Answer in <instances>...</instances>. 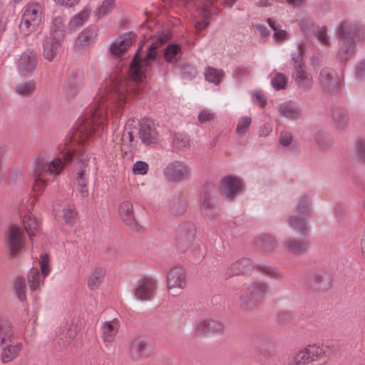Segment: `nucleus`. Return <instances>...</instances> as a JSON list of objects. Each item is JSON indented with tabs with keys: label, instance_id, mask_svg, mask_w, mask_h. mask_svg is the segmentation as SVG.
Masks as SVG:
<instances>
[{
	"label": "nucleus",
	"instance_id": "nucleus-1",
	"mask_svg": "<svg viewBox=\"0 0 365 365\" xmlns=\"http://www.w3.org/2000/svg\"><path fill=\"white\" fill-rule=\"evenodd\" d=\"M168 32L162 33L155 36V40L148 46V52L144 58L140 56V49L137 51L130 64V73L133 81L132 90H140L143 88V79L145 78V71L150 61L155 58V50L170 38Z\"/></svg>",
	"mask_w": 365,
	"mask_h": 365
},
{
	"label": "nucleus",
	"instance_id": "nucleus-2",
	"mask_svg": "<svg viewBox=\"0 0 365 365\" xmlns=\"http://www.w3.org/2000/svg\"><path fill=\"white\" fill-rule=\"evenodd\" d=\"M338 32L344 39V43L339 51L338 58L341 63H346L355 52L353 36H361L364 31L357 22L347 21L340 24Z\"/></svg>",
	"mask_w": 365,
	"mask_h": 365
},
{
	"label": "nucleus",
	"instance_id": "nucleus-3",
	"mask_svg": "<svg viewBox=\"0 0 365 365\" xmlns=\"http://www.w3.org/2000/svg\"><path fill=\"white\" fill-rule=\"evenodd\" d=\"M0 346L2 349L1 360L8 363L16 359L22 349V344L15 339L9 322L0 319Z\"/></svg>",
	"mask_w": 365,
	"mask_h": 365
},
{
	"label": "nucleus",
	"instance_id": "nucleus-4",
	"mask_svg": "<svg viewBox=\"0 0 365 365\" xmlns=\"http://www.w3.org/2000/svg\"><path fill=\"white\" fill-rule=\"evenodd\" d=\"M330 351L327 346H309L297 354L292 365H322Z\"/></svg>",
	"mask_w": 365,
	"mask_h": 365
},
{
	"label": "nucleus",
	"instance_id": "nucleus-5",
	"mask_svg": "<svg viewBox=\"0 0 365 365\" xmlns=\"http://www.w3.org/2000/svg\"><path fill=\"white\" fill-rule=\"evenodd\" d=\"M43 20V9L38 3L24 6L21 20L20 29L26 35L35 31Z\"/></svg>",
	"mask_w": 365,
	"mask_h": 365
},
{
	"label": "nucleus",
	"instance_id": "nucleus-6",
	"mask_svg": "<svg viewBox=\"0 0 365 365\" xmlns=\"http://www.w3.org/2000/svg\"><path fill=\"white\" fill-rule=\"evenodd\" d=\"M103 120L102 115H81L78 120L75 138L83 143L93 133L100 129L103 130Z\"/></svg>",
	"mask_w": 365,
	"mask_h": 365
},
{
	"label": "nucleus",
	"instance_id": "nucleus-7",
	"mask_svg": "<svg viewBox=\"0 0 365 365\" xmlns=\"http://www.w3.org/2000/svg\"><path fill=\"white\" fill-rule=\"evenodd\" d=\"M38 264L41 273L37 267H31L27 273V282L31 290H38L44 283L46 278L51 272L50 259L47 254L41 255Z\"/></svg>",
	"mask_w": 365,
	"mask_h": 365
},
{
	"label": "nucleus",
	"instance_id": "nucleus-8",
	"mask_svg": "<svg viewBox=\"0 0 365 365\" xmlns=\"http://www.w3.org/2000/svg\"><path fill=\"white\" fill-rule=\"evenodd\" d=\"M126 95L127 93L124 92V91H119L115 97L116 102L115 103H110L108 104L105 98L104 93L103 91L98 93L93 98L91 105V109L93 110L94 113L93 114L96 113L102 114L103 112L108 113L109 112L114 113L118 111V109L123 106V103L128 98Z\"/></svg>",
	"mask_w": 365,
	"mask_h": 365
},
{
	"label": "nucleus",
	"instance_id": "nucleus-9",
	"mask_svg": "<svg viewBox=\"0 0 365 365\" xmlns=\"http://www.w3.org/2000/svg\"><path fill=\"white\" fill-rule=\"evenodd\" d=\"M163 174L168 181L178 182L189 180L191 170L185 161L174 160L167 165L163 170Z\"/></svg>",
	"mask_w": 365,
	"mask_h": 365
},
{
	"label": "nucleus",
	"instance_id": "nucleus-10",
	"mask_svg": "<svg viewBox=\"0 0 365 365\" xmlns=\"http://www.w3.org/2000/svg\"><path fill=\"white\" fill-rule=\"evenodd\" d=\"M73 153L68 150L61 157L53 159L50 163H39L36 167V171L41 175H58L68 165L72 158Z\"/></svg>",
	"mask_w": 365,
	"mask_h": 365
},
{
	"label": "nucleus",
	"instance_id": "nucleus-11",
	"mask_svg": "<svg viewBox=\"0 0 365 365\" xmlns=\"http://www.w3.org/2000/svg\"><path fill=\"white\" fill-rule=\"evenodd\" d=\"M139 137L145 145H155L159 142L160 135L155 123L147 117L139 121Z\"/></svg>",
	"mask_w": 365,
	"mask_h": 365
},
{
	"label": "nucleus",
	"instance_id": "nucleus-12",
	"mask_svg": "<svg viewBox=\"0 0 365 365\" xmlns=\"http://www.w3.org/2000/svg\"><path fill=\"white\" fill-rule=\"evenodd\" d=\"M24 239V231L21 228L12 226L7 230L6 242L11 255H16L21 251Z\"/></svg>",
	"mask_w": 365,
	"mask_h": 365
},
{
	"label": "nucleus",
	"instance_id": "nucleus-13",
	"mask_svg": "<svg viewBox=\"0 0 365 365\" xmlns=\"http://www.w3.org/2000/svg\"><path fill=\"white\" fill-rule=\"evenodd\" d=\"M167 287L170 294L178 290H182L187 286L185 271L179 267L169 270L166 277Z\"/></svg>",
	"mask_w": 365,
	"mask_h": 365
},
{
	"label": "nucleus",
	"instance_id": "nucleus-14",
	"mask_svg": "<svg viewBox=\"0 0 365 365\" xmlns=\"http://www.w3.org/2000/svg\"><path fill=\"white\" fill-rule=\"evenodd\" d=\"M242 180L232 175L223 178L220 181V193L227 200H232L242 189Z\"/></svg>",
	"mask_w": 365,
	"mask_h": 365
},
{
	"label": "nucleus",
	"instance_id": "nucleus-15",
	"mask_svg": "<svg viewBox=\"0 0 365 365\" xmlns=\"http://www.w3.org/2000/svg\"><path fill=\"white\" fill-rule=\"evenodd\" d=\"M157 280L152 277L142 279L136 285L134 295L140 300H149L153 297L157 289Z\"/></svg>",
	"mask_w": 365,
	"mask_h": 365
},
{
	"label": "nucleus",
	"instance_id": "nucleus-16",
	"mask_svg": "<svg viewBox=\"0 0 365 365\" xmlns=\"http://www.w3.org/2000/svg\"><path fill=\"white\" fill-rule=\"evenodd\" d=\"M292 78L297 88L302 91H310L314 85L312 75L305 68V66H298L294 68Z\"/></svg>",
	"mask_w": 365,
	"mask_h": 365
},
{
	"label": "nucleus",
	"instance_id": "nucleus-17",
	"mask_svg": "<svg viewBox=\"0 0 365 365\" xmlns=\"http://www.w3.org/2000/svg\"><path fill=\"white\" fill-rule=\"evenodd\" d=\"M267 287L262 282H254L249 286L248 290L240 296L242 305L247 307L257 302L267 291Z\"/></svg>",
	"mask_w": 365,
	"mask_h": 365
},
{
	"label": "nucleus",
	"instance_id": "nucleus-18",
	"mask_svg": "<svg viewBox=\"0 0 365 365\" xmlns=\"http://www.w3.org/2000/svg\"><path fill=\"white\" fill-rule=\"evenodd\" d=\"M135 40V35L133 32L125 33L113 41L110 51L113 56L117 57L123 56Z\"/></svg>",
	"mask_w": 365,
	"mask_h": 365
},
{
	"label": "nucleus",
	"instance_id": "nucleus-19",
	"mask_svg": "<svg viewBox=\"0 0 365 365\" xmlns=\"http://www.w3.org/2000/svg\"><path fill=\"white\" fill-rule=\"evenodd\" d=\"M118 212L122 220L130 227V229L139 232L141 227L136 222L133 203L130 200L122 201L118 206Z\"/></svg>",
	"mask_w": 365,
	"mask_h": 365
},
{
	"label": "nucleus",
	"instance_id": "nucleus-20",
	"mask_svg": "<svg viewBox=\"0 0 365 365\" xmlns=\"http://www.w3.org/2000/svg\"><path fill=\"white\" fill-rule=\"evenodd\" d=\"M319 81L325 92L328 93H334L339 88L340 80L339 76L336 73L331 72L329 68L322 69Z\"/></svg>",
	"mask_w": 365,
	"mask_h": 365
},
{
	"label": "nucleus",
	"instance_id": "nucleus-21",
	"mask_svg": "<svg viewBox=\"0 0 365 365\" xmlns=\"http://www.w3.org/2000/svg\"><path fill=\"white\" fill-rule=\"evenodd\" d=\"M36 61V53L34 51H25L17 60V68L21 74H26L34 69Z\"/></svg>",
	"mask_w": 365,
	"mask_h": 365
},
{
	"label": "nucleus",
	"instance_id": "nucleus-22",
	"mask_svg": "<svg viewBox=\"0 0 365 365\" xmlns=\"http://www.w3.org/2000/svg\"><path fill=\"white\" fill-rule=\"evenodd\" d=\"M118 329L119 322L117 319L103 322L101 327L103 342L107 344L112 343L115 338Z\"/></svg>",
	"mask_w": 365,
	"mask_h": 365
},
{
	"label": "nucleus",
	"instance_id": "nucleus-23",
	"mask_svg": "<svg viewBox=\"0 0 365 365\" xmlns=\"http://www.w3.org/2000/svg\"><path fill=\"white\" fill-rule=\"evenodd\" d=\"M61 41L46 36L43 42V56L48 61H52L56 56L57 49Z\"/></svg>",
	"mask_w": 365,
	"mask_h": 365
},
{
	"label": "nucleus",
	"instance_id": "nucleus-24",
	"mask_svg": "<svg viewBox=\"0 0 365 365\" xmlns=\"http://www.w3.org/2000/svg\"><path fill=\"white\" fill-rule=\"evenodd\" d=\"M88 178L89 169L87 165H83L78 172L76 177L77 190L82 197H86L88 195Z\"/></svg>",
	"mask_w": 365,
	"mask_h": 365
},
{
	"label": "nucleus",
	"instance_id": "nucleus-25",
	"mask_svg": "<svg viewBox=\"0 0 365 365\" xmlns=\"http://www.w3.org/2000/svg\"><path fill=\"white\" fill-rule=\"evenodd\" d=\"M97 36L96 27H88L84 29L78 36L76 47L83 49L93 43Z\"/></svg>",
	"mask_w": 365,
	"mask_h": 365
},
{
	"label": "nucleus",
	"instance_id": "nucleus-26",
	"mask_svg": "<svg viewBox=\"0 0 365 365\" xmlns=\"http://www.w3.org/2000/svg\"><path fill=\"white\" fill-rule=\"evenodd\" d=\"M285 251L294 255H302L309 248V243L306 240H297L289 239L286 240L283 244Z\"/></svg>",
	"mask_w": 365,
	"mask_h": 365
},
{
	"label": "nucleus",
	"instance_id": "nucleus-27",
	"mask_svg": "<svg viewBox=\"0 0 365 365\" xmlns=\"http://www.w3.org/2000/svg\"><path fill=\"white\" fill-rule=\"evenodd\" d=\"M23 223L31 239L38 232L41 220L36 217L34 214L29 212L24 215L23 217Z\"/></svg>",
	"mask_w": 365,
	"mask_h": 365
},
{
	"label": "nucleus",
	"instance_id": "nucleus-28",
	"mask_svg": "<svg viewBox=\"0 0 365 365\" xmlns=\"http://www.w3.org/2000/svg\"><path fill=\"white\" fill-rule=\"evenodd\" d=\"M308 217L309 216H302L297 213V215L290 216L287 220V222L292 229L302 235H304L308 230Z\"/></svg>",
	"mask_w": 365,
	"mask_h": 365
},
{
	"label": "nucleus",
	"instance_id": "nucleus-29",
	"mask_svg": "<svg viewBox=\"0 0 365 365\" xmlns=\"http://www.w3.org/2000/svg\"><path fill=\"white\" fill-rule=\"evenodd\" d=\"M64 33V20L63 17L56 16L53 18L51 25L50 33L47 36L53 37L56 41H62Z\"/></svg>",
	"mask_w": 365,
	"mask_h": 365
},
{
	"label": "nucleus",
	"instance_id": "nucleus-30",
	"mask_svg": "<svg viewBox=\"0 0 365 365\" xmlns=\"http://www.w3.org/2000/svg\"><path fill=\"white\" fill-rule=\"evenodd\" d=\"M106 270L102 267L95 268L90 274L87 285L91 290L98 289L103 282Z\"/></svg>",
	"mask_w": 365,
	"mask_h": 365
},
{
	"label": "nucleus",
	"instance_id": "nucleus-31",
	"mask_svg": "<svg viewBox=\"0 0 365 365\" xmlns=\"http://www.w3.org/2000/svg\"><path fill=\"white\" fill-rule=\"evenodd\" d=\"M91 12V9L86 6L78 14L75 15L68 23V31L72 32L78 27L81 26L88 19Z\"/></svg>",
	"mask_w": 365,
	"mask_h": 365
},
{
	"label": "nucleus",
	"instance_id": "nucleus-32",
	"mask_svg": "<svg viewBox=\"0 0 365 365\" xmlns=\"http://www.w3.org/2000/svg\"><path fill=\"white\" fill-rule=\"evenodd\" d=\"M195 227L190 222H183L178 228L179 237L185 242H190L195 238Z\"/></svg>",
	"mask_w": 365,
	"mask_h": 365
},
{
	"label": "nucleus",
	"instance_id": "nucleus-33",
	"mask_svg": "<svg viewBox=\"0 0 365 365\" xmlns=\"http://www.w3.org/2000/svg\"><path fill=\"white\" fill-rule=\"evenodd\" d=\"M212 4L210 1H206L203 6H202L200 9V15L203 18L202 21H197L196 23V28L198 30H202L205 29L208 24H210L209 19L212 14L213 13L211 10Z\"/></svg>",
	"mask_w": 365,
	"mask_h": 365
},
{
	"label": "nucleus",
	"instance_id": "nucleus-34",
	"mask_svg": "<svg viewBox=\"0 0 365 365\" xmlns=\"http://www.w3.org/2000/svg\"><path fill=\"white\" fill-rule=\"evenodd\" d=\"M48 175H41L36 171V168L33 174V178L34 179V182L33 185L32 191L34 193V197L36 199L38 196H40L45 187H46V179Z\"/></svg>",
	"mask_w": 365,
	"mask_h": 365
},
{
	"label": "nucleus",
	"instance_id": "nucleus-35",
	"mask_svg": "<svg viewBox=\"0 0 365 365\" xmlns=\"http://www.w3.org/2000/svg\"><path fill=\"white\" fill-rule=\"evenodd\" d=\"M172 145L175 150H185L190 146V139L187 135L178 133L173 136Z\"/></svg>",
	"mask_w": 365,
	"mask_h": 365
},
{
	"label": "nucleus",
	"instance_id": "nucleus-36",
	"mask_svg": "<svg viewBox=\"0 0 365 365\" xmlns=\"http://www.w3.org/2000/svg\"><path fill=\"white\" fill-rule=\"evenodd\" d=\"M146 343L142 339H134L130 346V354L131 357L138 360L145 355Z\"/></svg>",
	"mask_w": 365,
	"mask_h": 365
},
{
	"label": "nucleus",
	"instance_id": "nucleus-37",
	"mask_svg": "<svg viewBox=\"0 0 365 365\" xmlns=\"http://www.w3.org/2000/svg\"><path fill=\"white\" fill-rule=\"evenodd\" d=\"M12 289L20 301H24L26 299V284L22 277H17L12 283Z\"/></svg>",
	"mask_w": 365,
	"mask_h": 365
},
{
	"label": "nucleus",
	"instance_id": "nucleus-38",
	"mask_svg": "<svg viewBox=\"0 0 365 365\" xmlns=\"http://www.w3.org/2000/svg\"><path fill=\"white\" fill-rule=\"evenodd\" d=\"M253 268L252 262L248 259H242L232 264L230 269L234 274H246Z\"/></svg>",
	"mask_w": 365,
	"mask_h": 365
},
{
	"label": "nucleus",
	"instance_id": "nucleus-39",
	"mask_svg": "<svg viewBox=\"0 0 365 365\" xmlns=\"http://www.w3.org/2000/svg\"><path fill=\"white\" fill-rule=\"evenodd\" d=\"M277 110L281 114H295L302 111L299 105L292 101L280 103Z\"/></svg>",
	"mask_w": 365,
	"mask_h": 365
},
{
	"label": "nucleus",
	"instance_id": "nucleus-40",
	"mask_svg": "<svg viewBox=\"0 0 365 365\" xmlns=\"http://www.w3.org/2000/svg\"><path fill=\"white\" fill-rule=\"evenodd\" d=\"M205 76L207 81L217 85L223 78V72L220 69L208 67L205 71Z\"/></svg>",
	"mask_w": 365,
	"mask_h": 365
},
{
	"label": "nucleus",
	"instance_id": "nucleus-41",
	"mask_svg": "<svg viewBox=\"0 0 365 365\" xmlns=\"http://www.w3.org/2000/svg\"><path fill=\"white\" fill-rule=\"evenodd\" d=\"M270 83L275 91L285 89L287 86V77L282 73H276L271 78Z\"/></svg>",
	"mask_w": 365,
	"mask_h": 365
},
{
	"label": "nucleus",
	"instance_id": "nucleus-42",
	"mask_svg": "<svg viewBox=\"0 0 365 365\" xmlns=\"http://www.w3.org/2000/svg\"><path fill=\"white\" fill-rule=\"evenodd\" d=\"M115 0H103L101 5L96 10L98 19H101L110 13L115 7Z\"/></svg>",
	"mask_w": 365,
	"mask_h": 365
},
{
	"label": "nucleus",
	"instance_id": "nucleus-43",
	"mask_svg": "<svg viewBox=\"0 0 365 365\" xmlns=\"http://www.w3.org/2000/svg\"><path fill=\"white\" fill-rule=\"evenodd\" d=\"M165 58L168 62H175L180 56V47L178 44L169 45L165 49Z\"/></svg>",
	"mask_w": 365,
	"mask_h": 365
},
{
	"label": "nucleus",
	"instance_id": "nucleus-44",
	"mask_svg": "<svg viewBox=\"0 0 365 365\" xmlns=\"http://www.w3.org/2000/svg\"><path fill=\"white\" fill-rule=\"evenodd\" d=\"M267 22L274 31V38L276 41H282L287 38L289 33L285 29L278 27V24L273 20L269 19Z\"/></svg>",
	"mask_w": 365,
	"mask_h": 365
},
{
	"label": "nucleus",
	"instance_id": "nucleus-45",
	"mask_svg": "<svg viewBox=\"0 0 365 365\" xmlns=\"http://www.w3.org/2000/svg\"><path fill=\"white\" fill-rule=\"evenodd\" d=\"M251 100L252 103L261 108H263L267 104V98L262 92L259 89H255L250 92Z\"/></svg>",
	"mask_w": 365,
	"mask_h": 365
},
{
	"label": "nucleus",
	"instance_id": "nucleus-46",
	"mask_svg": "<svg viewBox=\"0 0 365 365\" xmlns=\"http://www.w3.org/2000/svg\"><path fill=\"white\" fill-rule=\"evenodd\" d=\"M62 213L63 220L66 224L69 225L74 224L76 217V212L74 207L71 206L65 207L63 209Z\"/></svg>",
	"mask_w": 365,
	"mask_h": 365
},
{
	"label": "nucleus",
	"instance_id": "nucleus-47",
	"mask_svg": "<svg viewBox=\"0 0 365 365\" xmlns=\"http://www.w3.org/2000/svg\"><path fill=\"white\" fill-rule=\"evenodd\" d=\"M297 212L302 216H309L310 210L309 207V198L307 196H302L299 198L297 205Z\"/></svg>",
	"mask_w": 365,
	"mask_h": 365
},
{
	"label": "nucleus",
	"instance_id": "nucleus-48",
	"mask_svg": "<svg viewBox=\"0 0 365 365\" xmlns=\"http://www.w3.org/2000/svg\"><path fill=\"white\" fill-rule=\"evenodd\" d=\"M252 123V118L250 116L241 117L237 122L236 132L238 135H244L248 130Z\"/></svg>",
	"mask_w": 365,
	"mask_h": 365
},
{
	"label": "nucleus",
	"instance_id": "nucleus-49",
	"mask_svg": "<svg viewBox=\"0 0 365 365\" xmlns=\"http://www.w3.org/2000/svg\"><path fill=\"white\" fill-rule=\"evenodd\" d=\"M34 91V84L32 81L20 83L17 86L16 89V92L21 96H29Z\"/></svg>",
	"mask_w": 365,
	"mask_h": 365
},
{
	"label": "nucleus",
	"instance_id": "nucleus-50",
	"mask_svg": "<svg viewBox=\"0 0 365 365\" xmlns=\"http://www.w3.org/2000/svg\"><path fill=\"white\" fill-rule=\"evenodd\" d=\"M326 279L322 275L315 274L311 279L309 284L312 288L316 289H322L327 287V284L324 283Z\"/></svg>",
	"mask_w": 365,
	"mask_h": 365
},
{
	"label": "nucleus",
	"instance_id": "nucleus-51",
	"mask_svg": "<svg viewBox=\"0 0 365 365\" xmlns=\"http://www.w3.org/2000/svg\"><path fill=\"white\" fill-rule=\"evenodd\" d=\"M148 164L144 161H136L133 165V172L135 175H144L148 173Z\"/></svg>",
	"mask_w": 365,
	"mask_h": 365
},
{
	"label": "nucleus",
	"instance_id": "nucleus-52",
	"mask_svg": "<svg viewBox=\"0 0 365 365\" xmlns=\"http://www.w3.org/2000/svg\"><path fill=\"white\" fill-rule=\"evenodd\" d=\"M209 329L210 334H222L224 331L223 324L217 319H209Z\"/></svg>",
	"mask_w": 365,
	"mask_h": 365
},
{
	"label": "nucleus",
	"instance_id": "nucleus-53",
	"mask_svg": "<svg viewBox=\"0 0 365 365\" xmlns=\"http://www.w3.org/2000/svg\"><path fill=\"white\" fill-rule=\"evenodd\" d=\"M316 37L317 40L324 46L329 44V37L327 35V31L325 27H320L316 31Z\"/></svg>",
	"mask_w": 365,
	"mask_h": 365
},
{
	"label": "nucleus",
	"instance_id": "nucleus-54",
	"mask_svg": "<svg viewBox=\"0 0 365 365\" xmlns=\"http://www.w3.org/2000/svg\"><path fill=\"white\" fill-rule=\"evenodd\" d=\"M197 74V71L195 67L186 65L181 68L182 77L185 79H192L195 78Z\"/></svg>",
	"mask_w": 365,
	"mask_h": 365
},
{
	"label": "nucleus",
	"instance_id": "nucleus-55",
	"mask_svg": "<svg viewBox=\"0 0 365 365\" xmlns=\"http://www.w3.org/2000/svg\"><path fill=\"white\" fill-rule=\"evenodd\" d=\"M195 334L198 336H207L210 334L209 319L202 320L197 324Z\"/></svg>",
	"mask_w": 365,
	"mask_h": 365
},
{
	"label": "nucleus",
	"instance_id": "nucleus-56",
	"mask_svg": "<svg viewBox=\"0 0 365 365\" xmlns=\"http://www.w3.org/2000/svg\"><path fill=\"white\" fill-rule=\"evenodd\" d=\"M276 240L269 235L264 236L261 240L260 245L267 251H272L274 247Z\"/></svg>",
	"mask_w": 365,
	"mask_h": 365
},
{
	"label": "nucleus",
	"instance_id": "nucleus-57",
	"mask_svg": "<svg viewBox=\"0 0 365 365\" xmlns=\"http://www.w3.org/2000/svg\"><path fill=\"white\" fill-rule=\"evenodd\" d=\"M291 59L294 63V68L298 66H305L302 63V58L299 48L292 53Z\"/></svg>",
	"mask_w": 365,
	"mask_h": 365
},
{
	"label": "nucleus",
	"instance_id": "nucleus-58",
	"mask_svg": "<svg viewBox=\"0 0 365 365\" xmlns=\"http://www.w3.org/2000/svg\"><path fill=\"white\" fill-rule=\"evenodd\" d=\"M279 140V143L282 145L287 146L292 143V142L293 140V138H292V134L289 132L284 131V132L280 133Z\"/></svg>",
	"mask_w": 365,
	"mask_h": 365
},
{
	"label": "nucleus",
	"instance_id": "nucleus-59",
	"mask_svg": "<svg viewBox=\"0 0 365 365\" xmlns=\"http://www.w3.org/2000/svg\"><path fill=\"white\" fill-rule=\"evenodd\" d=\"M356 151L358 157L362 160H365V142L364 141H359L356 145Z\"/></svg>",
	"mask_w": 365,
	"mask_h": 365
},
{
	"label": "nucleus",
	"instance_id": "nucleus-60",
	"mask_svg": "<svg viewBox=\"0 0 365 365\" xmlns=\"http://www.w3.org/2000/svg\"><path fill=\"white\" fill-rule=\"evenodd\" d=\"M334 118L336 126L339 128H343L348 123V118L346 115H336Z\"/></svg>",
	"mask_w": 365,
	"mask_h": 365
},
{
	"label": "nucleus",
	"instance_id": "nucleus-61",
	"mask_svg": "<svg viewBox=\"0 0 365 365\" xmlns=\"http://www.w3.org/2000/svg\"><path fill=\"white\" fill-rule=\"evenodd\" d=\"M80 0H54L55 3L57 5L65 6V7H71L75 6L78 3Z\"/></svg>",
	"mask_w": 365,
	"mask_h": 365
},
{
	"label": "nucleus",
	"instance_id": "nucleus-62",
	"mask_svg": "<svg viewBox=\"0 0 365 365\" xmlns=\"http://www.w3.org/2000/svg\"><path fill=\"white\" fill-rule=\"evenodd\" d=\"M76 329L75 327H71L66 335V342L69 343L72 339H73L76 337Z\"/></svg>",
	"mask_w": 365,
	"mask_h": 365
},
{
	"label": "nucleus",
	"instance_id": "nucleus-63",
	"mask_svg": "<svg viewBox=\"0 0 365 365\" xmlns=\"http://www.w3.org/2000/svg\"><path fill=\"white\" fill-rule=\"evenodd\" d=\"M255 28H256L257 31L262 36H266L269 35V32L268 29L266 28V26L262 24H257V25H255Z\"/></svg>",
	"mask_w": 365,
	"mask_h": 365
},
{
	"label": "nucleus",
	"instance_id": "nucleus-64",
	"mask_svg": "<svg viewBox=\"0 0 365 365\" xmlns=\"http://www.w3.org/2000/svg\"><path fill=\"white\" fill-rule=\"evenodd\" d=\"M356 74L360 77L365 76V62H362L358 65L356 68Z\"/></svg>",
	"mask_w": 365,
	"mask_h": 365
}]
</instances>
